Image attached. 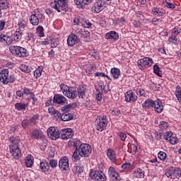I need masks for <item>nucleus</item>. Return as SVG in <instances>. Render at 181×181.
Returning <instances> with one entry per match:
<instances>
[{
	"label": "nucleus",
	"mask_w": 181,
	"mask_h": 181,
	"mask_svg": "<svg viewBox=\"0 0 181 181\" xmlns=\"http://www.w3.org/2000/svg\"><path fill=\"white\" fill-rule=\"evenodd\" d=\"M11 144L9 146L10 153L14 159H20L22 158V151L19 148V143L21 140L18 137L12 136L9 138Z\"/></svg>",
	"instance_id": "obj_1"
},
{
	"label": "nucleus",
	"mask_w": 181,
	"mask_h": 181,
	"mask_svg": "<svg viewBox=\"0 0 181 181\" xmlns=\"http://www.w3.org/2000/svg\"><path fill=\"white\" fill-rule=\"evenodd\" d=\"M60 88L65 97L69 98V100H76L77 98V88L76 87H69L64 83L60 85Z\"/></svg>",
	"instance_id": "obj_2"
},
{
	"label": "nucleus",
	"mask_w": 181,
	"mask_h": 181,
	"mask_svg": "<svg viewBox=\"0 0 181 181\" xmlns=\"http://www.w3.org/2000/svg\"><path fill=\"white\" fill-rule=\"evenodd\" d=\"M50 6L52 8H54V9H56L57 12H67V11H69L67 0H54L50 3Z\"/></svg>",
	"instance_id": "obj_3"
},
{
	"label": "nucleus",
	"mask_w": 181,
	"mask_h": 181,
	"mask_svg": "<svg viewBox=\"0 0 181 181\" xmlns=\"http://www.w3.org/2000/svg\"><path fill=\"white\" fill-rule=\"evenodd\" d=\"M9 50L11 53L16 56V57H28V56H29L28 49L22 47L12 45L9 47Z\"/></svg>",
	"instance_id": "obj_4"
},
{
	"label": "nucleus",
	"mask_w": 181,
	"mask_h": 181,
	"mask_svg": "<svg viewBox=\"0 0 181 181\" xmlns=\"http://www.w3.org/2000/svg\"><path fill=\"white\" fill-rule=\"evenodd\" d=\"M16 77L11 74L9 75L8 69H4L0 72V81L3 84H8V83H15Z\"/></svg>",
	"instance_id": "obj_5"
},
{
	"label": "nucleus",
	"mask_w": 181,
	"mask_h": 181,
	"mask_svg": "<svg viewBox=\"0 0 181 181\" xmlns=\"http://www.w3.org/2000/svg\"><path fill=\"white\" fill-rule=\"evenodd\" d=\"M105 4L107 5L111 4V0H99L96 1L92 6L91 11L93 13H100L101 11H104V8H105Z\"/></svg>",
	"instance_id": "obj_6"
},
{
	"label": "nucleus",
	"mask_w": 181,
	"mask_h": 181,
	"mask_svg": "<svg viewBox=\"0 0 181 181\" xmlns=\"http://www.w3.org/2000/svg\"><path fill=\"white\" fill-rule=\"evenodd\" d=\"M96 129L100 132L105 130L108 125L107 116H98L95 121Z\"/></svg>",
	"instance_id": "obj_7"
},
{
	"label": "nucleus",
	"mask_w": 181,
	"mask_h": 181,
	"mask_svg": "<svg viewBox=\"0 0 181 181\" xmlns=\"http://www.w3.org/2000/svg\"><path fill=\"white\" fill-rule=\"evenodd\" d=\"M165 176L170 179H179L181 177V168L171 167L165 171Z\"/></svg>",
	"instance_id": "obj_8"
},
{
	"label": "nucleus",
	"mask_w": 181,
	"mask_h": 181,
	"mask_svg": "<svg viewBox=\"0 0 181 181\" xmlns=\"http://www.w3.org/2000/svg\"><path fill=\"white\" fill-rule=\"evenodd\" d=\"M91 151V146L88 144H83L78 148V153L81 158H88V156H90Z\"/></svg>",
	"instance_id": "obj_9"
},
{
	"label": "nucleus",
	"mask_w": 181,
	"mask_h": 181,
	"mask_svg": "<svg viewBox=\"0 0 181 181\" xmlns=\"http://www.w3.org/2000/svg\"><path fill=\"white\" fill-rule=\"evenodd\" d=\"M47 134L49 138H51L53 141H56L59 139V138H62V131H59V129H56L54 127H51L47 130Z\"/></svg>",
	"instance_id": "obj_10"
},
{
	"label": "nucleus",
	"mask_w": 181,
	"mask_h": 181,
	"mask_svg": "<svg viewBox=\"0 0 181 181\" xmlns=\"http://www.w3.org/2000/svg\"><path fill=\"white\" fill-rule=\"evenodd\" d=\"M90 177L96 181H105L107 180V177L105 174L101 170H91L90 173Z\"/></svg>",
	"instance_id": "obj_11"
},
{
	"label": "nucleus",
	"mask_w": 181,
	"mask_h": 181,
	"mask_svg": "<svg viewBox=\"0 0 181 181\" xmlns=\"http://www.w3.org/2000/svg\"><path fill=\"white\" fill-rule=\"evenodd\" d=\"M137 63L140 70H145V69L152 66L153 61L149 57H144L142 59H139Z\"/></svg>",
	"instance_id": "obj_12"
},
{
	"label": "nucleus",
	"mask_w": 181,
	"mask_h": 181,
	"mask_svg": "<svg viewBox=\"0 0 181 181\" xmlns=\"http://www.w3.org/2000/svg\"><path fill=\"white\" fill-rule=\"evenodd\" d=\"M79 33H77L76 34L71 33L68 36L67 38V45L70 47H73L74 45H77L78 43H80L81 40H80V37H78L80 35H78Z\"/></svg>",
	"instance_id": "obj_13"
},
{
	"label": "nucleus",
	"mask_w": 181,
	"mask_h": 181,
	"mask_svg": "<svg viewBox=\"0 0 181 181\" xmlns=\"http://www.w3.org/2000/svg\"><path fill=\"white\" fill-rule=\"evenodd\" d=\"M74 135V133H73V129L71 128L64 129L61 131V139H64V141L73 138Z\"/></svg>",
	"instance_id": "obj_14"
},
{
	"label": "nucleus",
	"mask_w": 181,
	"mask_h": 181,
	"mask_svg": "<svg viewBox=\"0 0 181 181\" xmlns=\"http://www.w3.org/2000/svg\"><path fill=\"white\" fill-rule=\"evenodd\" d=\"M67 98L61 94H57L53 98V103L59 104V105H64L67 104Z\"/></svg>",
	"instance_id": "obj_15"
},
{
	"label": "nucleus",
	"mask_w": 181,
	"mask_h": 181,
	"mask_svg": "<svg viewBox=\"0 0 181 181\" xmlns=\"http://www.w3.org/2000/svg\"><path fill=\"white\" fill-rule=\"evenodd\" d=\"M124 95L125 101H127V103H131V101L132 103H135V101L138 100V96L134 94V92H132V90H128Z\"/></svg>",
	"instance_id": "obj_16"
},
{
	"label": "nucleus",
	"mask_w": 181,
	"mask_h": 181,
	"mask_svg": "<svg viewBox=\"0 0 181 181\" xmlns=\"http://www.w3.org/2000/svg\"><path fill=\"white\" fill-rule=\"evenodd\" d=\"M59 168L62 170H67L69 168V159L67 157H62L59 161Z\"/></svg>",
	"instance_id": "obj_17"
},
{
	"label": "nucleus",
	"mask_w": 181,
	"mask_h": 181,
	"mask_svg": "<svg viewBox=\"0 0 181 181\" xmlns=\"http://www.w3.org/2000/svg\"><path fill=\"white\" fill-rule=\"evenodd\" d=\"M153 15L156 16H163L168 13L165 8L155 7L152 9Z\"/></svg>",
	"instance_id": "obj_18"
},
{
	"label": "nucleus",
	"mask_w": 181,
	"mask_h": 181,
	"mask_svg": "<svg viewBox=\"0 0 181 181\" xmlns=\"http://www.w3.org/2000/svg\"><path fill=\"white\" fill-rule=\"evenodd\" d=\"M28 107H29L28 103H17L15 104V110H16V111H26Z\"/></svg>",
	"instance_id": "obj_19"
},
{
	"label": "nucleus",
	"mask_w": 181,
	"mask_h": 181,
	"mask_svg": "<svg viewBox=\"0 0 181 181\" xmlns=\"http://www.w3.org/2000/svg\"><path fill=\"white\" fill-rule=\"evenodd\" d=\"M109 176L112 179H115V180H119V175H118V173L115 171V168L114 167H110L108 170Z\"/></svg>",
	"instance_id": "obj_20"
},
{
	"label": "nucleus",
	"mask_w": 181,
	"mask_h": 181,
	"mask_svg": "<svg viewBox=\"0 0 181 181\" xmlns=\"http://www.w3.org/2000/svg\"><path fill=\"white\" fill-rule=\"evenodd\" d=\"M153 108L155 109L156 112L158 114H160L162 111H163V105H162V102L158 99L154 102Z\"/></svg>",
	"instance_id": "obj_21"
},
{
	"label": "nucleus",
	"mask_w": 181,
	"mask_h": 181,
	"mask_svg": "<svg viewBox=\"0 0 181 181\" xmlns=\"http://www.w3.org/2000/svg\"><path fill=\"white\" fill-rule=\"evenodd\" d=\"M9 8V2L7 0H0V18H2V13Z\"/></svg>",
	"instance_id": "obj_22"
},
{
	"label": "nucleus",
	"mask_w": 181,
	"mask_h": 181,
	"mask_svg": "<svg viewBox=\"0 0 181 181\" xmlns=\"http://www.w3.org/2000/svg\"><path fill=\"white\" fill-rule=\"evenodd\" d=\"M105 39H113L114 40H118L119 39V35L115 31H110L105 34Z\"/></svg>",
	"instance_id": "obj_23"
},
{
	"label": "nucleus",
	"mask_w": 181,
	"mask_h": 181,
	"mask_svg": "<svg viewBox=\"0 0 181 181\" xmlns=\"http://www.w3.org/2000/svg\"><path fill=\"white\" fill-rule=\"evenodd\" d=\"M73 118H74V115L69 113V112H64L61 116V119L64 122L71 121Z\"/></svg>",
	"instance_id": "obj_24"
},
{
	"label": "nucleus",
	"mask_w": 181,
	"mask_h": 181,
	"mask_svg": "<svg viewBox=\"0 0 181 181\" xmlns=\"http://www.w3.org/2000/svg\"><path fill=\"white\" fill-rule=\"evenodd\" d=\"M76 91L79 98H86V88L84 86H79L76 88Z\"/></svg>",
	"instance_id": "obj_25"
},
{
	"label": "nucleus",
	"mask_w": 181,
	"mask_h": 181,
	"mask_svg": "<svg viewBox=\"0 0 181 181\" xmlns=\"http://www.w3.org/2000/svg\"><path fill=\"white\" fill-rule=\"evenodd\" d=\"M155 105V101L153 100L148 99L146 100L142 105L143 108L145 110H149V108H153Z\"/></svg>",
	"instance_id": "obj_26"
},
{
	"label": "nucleus",
	"mask_w": 181,
	"mask_h": 181,
	"mask_svg": "<svg viewBox=\"0 0 181 181\" xmlns=\"http://www.w3.org/2000/svg\"><path fill=\"white\" fill-rule=\"evenodd\" d=\"M76 103H71L66 105H64L62 107V111L63 112H69V111H71V110H74L76 108Z\"/></svg>",
	"instance_id": "obj_27"
},
{
	"label": "nucleus",
	"mask_w": 181,
	"mask_h": 181,
	"mask_svg": "<svg viewBox=\"0 0 181 181\" xmlns=\"http://www.w3.org/2000/svg\"><path fill=\"white\" fill-rule=\"evenodd\" d=\"M110 73L113 77V78H119V76H121V71L117 68H112Z\"/></svg>",
	"instance_id": "obj_28"
},
{
	"label": "nucleus",
	"mask_w": 181,
	"mask_h": 181,
	"mask_svg": "<svg viewBox=\"0 0 181 181\" xmlns=\"http://www.w3.org/2000/svg\"><path fill=\"white\" fill-rule=\"evenodd\" d=\"M134 176L138 179H142L145 176V172L141 168H137L134 173Z\"/></svg>",
	"instance_id": "obj_29"
},
{
	"label": "nucleus",
	"mask_w": 181,
	"mask_h": 181,
	"mask_svg": "<svg viewBox=\"0 0 181 181\" xmlns=\"http://www.w3.org/2000/svg\"><path fill=\"white\" fill-rule=\"evenodd\" d=\"M40 169L41 172H49V169H50V165L48 162H42L40 164Z\"/></svg>",
	"instance_id": "obj_30"
},
{
	"label": "nucleus",
	"mask_w": 181,
	"mask_h": 181,
	"mask_svg": "<svg viewBox=\"0 0 181 181\" xmlns=\"http://www.w3.org/2000/svg\"><path fill=\"white\" fill-rule=\"evenodd\" d=\"M49 43L51 45V47L54 49L59 46V38H54L53 37H49Z\"/></svg>",
	"instance_id": "obj_31"
},
{
	"label": "nucleus",
	"mask_w": 181,
	"mask_h": 181,
	"mask_svg": "<svg viewBox=\"0 0 181 181\" xmlns=\"http://www.w3.org/2000/svg\"><path fill=\"white\" fill-rule=\"evenodd\" d=\"M39 18L35 15H31L30 17V22L33 26H37L39 25Z\"/></svg>",
	"instance_id": "obj_32"
},
{
	"label": "nucleus",
	"mask_w": 181,
	"mask_h": 181,
	"mask_svg": "<svg viewBox=\"0 0 181 181\" xmlns=\"http://www.w3.org/2000/svg\"><path fill=\"white\" fill-rule=\"evenodd\" d=\"M122 169L124 172H131L134 169V165H131L129 163H125L122 165Z\"/></svg>",
	"instance_id": "obj_33"
},
{
	"label": "nucleus",
	"mask_w": 181,
	"mask_h": 181,
	"mask_svg": "<svg viewBox=\"0 0 181 181\" xmlns=\"http://www.w3.org/2000/svg\"><path fill=\"white\" fill-rule=\"evenodd\" d=\"M107 156L109 157L110 160H115L117 156L115 155V151L113 149L108 148Z\"/></svg>",
	"instance_id": "obj_34"
},
{
	"label": "nucleus",
	"mask_w": 181,
	"mask_h": 181,
	"mask_svg": "<svg viewBox=\"0 0 181 181\" xmlns=\"http://www.w3.org/2000/svg\"><path fill=\"white\" fill-rule=\"evenodd\" d=\"M20 70L24 73H30L32 71V67L28 66L25 64H21L19 66Z\"/></svg>",
	"instance_id": "obj_35"
},
{
	"label": "nucleus",
	"mask_w": 181,
	"mask_h": 181,
	"mask_svg": "<svg viewBox=\"0 0 181 181\" xmlns=\"http://www.w3.org/2000/svg\"><path fill=\"white\" fill-rule=\"evenodd\" d=\"M71 144H72L73 146H74V148H76V151H78V148H80V146H81V145H83V144L81 143V141H80V139H74L71 141Z\"/></svg>",
	"instance_id": "obj_36"
},
{
	"label": "nucleus",
	"mask_w": 181,
	"mask_h": 181,
	"mask_svg": "<svg viewBox=\"0 0 181 181\" xmlns=\"http://www.w3.org/2000/svg\"><path fill=\"white\" fill-rule=\"evenodd\" d=\"M35 35L32 33H25V40L27 42H35Z\"/></svg>",
	"instance_id": "obj_37"
},
{
	"label": "nucleus",
	"mask_w": 181,
	"mask_h": 181,
	"mask_svg": "<svg viewBox=\"0 0 181 181\" xmlns=\"http://www.w3.org/2000/svg\"><path fill=\"white\" fill-rule=\"evenodd\" d=\"M25 165L27 168H31L33 165V158L30 156H27L25 158Z\"/></svg>",
	"instance_id": "obj_38"
},
{
	"label": "nucleus",
	"mask_w": 181,
	"mask_h": 181,
	"mask_svg": "<svg viewBox=\"0 0 181 181\" xmlns=\"http://www.w3.org/2000/svg\"><path fill=\"white\" fill-rule=\"evenodd\" d=\"M153 73L156 74V76H158V77H162V71L158 64L153 66Z\"/></svg>",
	"instance_id": "obj_39"
},
{
	"label": "nucleus",
	"mask_w": 181,
	"mask_h": 181,
	"mask_svg": "<svg viewBox=\"0 0 181 181\" xmlns=\"http://www.w3.org/2000/svg\"><path fill=\"white\" fill-rule=\"evenodd\" d=\"M31 135L32 139H39L40 138V132L37 129L33 130Z\"/></svg>",
	"instance_id": "obj_40"
},
{
	"label": "nucleus",
	"mask_w": 181,
	"mask_h": 181,
	"mask_svg": "<svg viewBox=\"0 0 181 181\" xmlns=\"http://www.w3.org/2000/svg\"><path fill=\"white\" fill-rule=\"evenodd\" d=\"M78 35L80 36V37H84L85 39H87L88 37H90V33L88 31H83L81 30V31H78Z\"/></svg>",
	"instance_id": "obj_41"
},
{
	"label": "nucleus",
	"mask_w": 181,
	"mask_h": 181,
	"mask_svg": "<svg viewBox=\"0 0 181 181\" xmlns=\"http://www.w3.org/2000/svg\"><path fill=\"white\" fill-rule=\"evenodd\" d=\"M39 119V115H33V116L30 119V122L32 125H36L37 120Z\"/></svg>",
	"instance_id": "obj_42"
},
{
	"label": "nucleus",
	"mask_w": 181,
	"mask_h": 181,
	"mask_svg": "<svg viewBox=\"0 0 181 181\" xmlns=\"http://www.w3.org/2000/svg\"><path fill=\"white\" fill-rule=\"evenodd\" d=\"M163 4L164 6H166V8H168L169 9H175L176 8L175 4L168 2V1H163Z\"/></svg>",
	"instance_id": "obj_43"
},
{
	"label": "nucleus",
	"mask_w": 181,
	"mask_h": 181,
	"mask_svg": "<svg viewBox=\"0 0 181 181\" xmlns=\"http://www.w3.org/2000/svg\"><path fill=\"white\" fill-rule=\"evenodd\" d=\"M43 27L40 25L37 28L36 31L39 37H43L45 36V33H43Z\"/></svg>",
	"instance_id": "obj_44"
},
{
	"label": "nucleus",
	"mask_w": 181,
	"mask_h": 181,
	"mask_svg": "<svg viewBox=\"0 0 181 181\" xmlns=\"http://www.w3.org/2000/svg\"><path fill=\"white\" fill-rule=\"evenodd\" d=\"M18 26L20 29H25V28H26L28 25L26 24V21L21 18L18 20Z\"/></svg>",
	"instance_id": "obj_45"
},
{
	"label": "nucleus",
	"mask_w": 181,
	"mask_h": 181,
	"mask_svg": "<svg viewBox=\"0 0 181 181\" xmlns=\"http://www.w3.org/2000/svg\"><path fill=\"white\" fill-rule=\"evenodd\" d=\"M82 25L84 28H86L87 29L91 28V26L93 25L91 22H90L88 20H83Z\"/></svg>",
	"instance_id": "obj_46"
},
{
	"label": "nucleus",
	"mask_w": 181,
	"mask_h": 181,
	"mask_svg": "<svg viewBox=\"0 0 181 181\" xmlns=\"http://www.w3.org/2000/svg\"><path fill=\"white\" fill-rule=\"evenodd\" d=\"M57 160H55V159H51L49 160V165L52 168V169H54V168H57Z\"/></svg>",
	"instance_id": "obj_47"
},
{
	"label": "nucleus",
	"mask_w": 181,
	"mask_h": 181,
	"mask_svg": "<svg viewBox=\"0 0 181 181\" xmlns=\"http://www.w3.org/2000/svg\"><path fill=\"white\" fill-rule=\"evenodd\" d=\"M177 137L175 136H171L168 141L170 142V144H171V145H176V144H177Z\"/></svg>",
	"instance_id": "obj_48"
},
{
	"label": "nucleus",
	"mask_w": 181,
	"mask_h": 181,
	"mask_svg": "<svg viewBox=\"0 0 181 181\" xmlns=\"http://www.w3.org/2000/svg\"><path fill=\"white\" fill-rule=\"evenodd\" d=\"M175 95H176L179 103H180V104H181V88H177V90L175 91Z\"/></svg>",
	"instance_id": "obj_49"
},
{
	"label": "nucleus",
	"mask_w": 181,
	"mask_h": 181,
	"mask_svg": "<svg viewBox=\"0 0 181 181\" xmlns=\"http://www.w3.org/2000/svg\"><path fill=\"white\" fill-rule=\"evenodd\" d=\"M23 94L24 95H33V93L32 92V90L29 88H24Z\"/></svg>",
	"instance_id": "obj_50"
},
{
	"label": "nucleus",
	"mask_w": 181,
	"mask_h": 181,
	"mask_svg": "<svg viewBox=\"0 0 181 181\" xmlns=\"http://www.w3.org/2000/svg\"><path fill=\"white\" fill-rule=\"evenodd\" d=\"M42 69L39 67V69H37L35 71H34V76L37 78V77H40L42 76Z\"/></svg>",
	"instance_id": "obj_51"
},
{
	"label": "nucleus",
	"mask_w": 181,
	"mask_h": 181,
	"mask_svg": "<svg viewBox=\"0 0 181 181\" xmlns=\"http://www.w3.org/2000/svg\"><path fill=\"white\" fill-rule=\"evenodd\" d=\"M158 156L160 160H165V159H166L167 155L166 153L163 151H160L158 154Z\"/></svg>",
	"instance_id": "obj_52"
},
{
	"label": "nucleus",
	"mask_w": 181,
	"mask_h": 181,
	"mask_svg": "<svg viewBox=\"0 0 181 181\" xmlns=\"http://www.w3.org/2000/svg\"><path fill=\"white\" fill-rule=\"evenodd\" d=\"M117 135L120 138L121 141H125V139H127V134L122 132H117Z\"/></svg>",
	"instance_id": "obj_53"
},
{
	"label": "nucleus",
	"mask_w": 181,
	"mask_h": 181,
	"mask_svg": "<svg viewBox=\"0 0 181 181\" xmlns=\"http://www.w3.org/2000/svg\"><path fill=\"white\" fill-rule=\"evenodd\" d=\"M173 135V133H172V132H167L164 134V139H165V141H169V139H170V137H172Z\"/></svg>",
	"instance_id": "obj_54"
},
{
	"label": "nucleus",
	"mask_w": 181,
	"mask_h": 181,
	"mask_svg": "<svg viewBox=\"0 0 181 181\" xmlns=\"http://www.w3.org/2000/svg\"><path fill=\"white\" fill-rule=\"evenodd\" d=\"M72 158L75 159V160H80V155L78 154V150L76 149L72 155Z\"/></svg>",
	"instance_id": "obj_55"
},
{
	"label": "nucleus",
	"mask_w": 181,
	"mask_h": 181,
	"mask_svg": "<svg viewBox=\"0 0 181 181\" xmlns=\"http://www.w3.org/2000/svg\"><path fill=\"white\" fill-rule=\"evenodd\" d=\"M136 93L137 95H140V96L144 95V97H145V90L142 88H136Z\"/></svg>",
	"instance_id": "obj_56"
},
{
	"label": "nucleus",
	"mask_w": 181,
	"mask_h": 181,
	"mask_svg": "<svg viewBox=\"0 0 181 181\" xmlns=\"http://www.w3.org/2000/svg\"><path fill=\"white\" fill-rule=\"evenodd\" d=\"M168 127L169 124H168V122L163 121L160 122V128L161 129H166V128H168Z\"/></svg>",
	"instance_id": "obj_57"
},
{
	"label": "nucleus",
	"mask_w": 181,
	"mask_h": 181,
	"mask_svg": "<svg viewBox=\"0 0 181 181\" xmlns=\"http://www.w3.org/2000/svg\"><path fill=\"white\" fill-rule=\"evenodd\" d=\"M93 0H82L83 1V5L81 6V9H84L86 8V5H90L91 4Z\"/></svg>",
	"instance_id": "obj_58"
},
{
	"label": "nucleus",
	"mask_w": 181,
	"mask_h": 181,
	"mask_svg": "<svg viewBox=\"0 0 181 181\" xmlns=\"http://www.w3.org/2000/svg\"><path fill=\"white\" fill-rule=\"evenodd\" d=\"M11 37L13 39V42H19V40L22 39V37H18V34L16 33L12 35Z\"/></svg>",
	"instance_id": "obj_59"
},
{
	"label": "nucleus",
	"mask_w": 181,
	"mask_h": 181,
	"mask_svg": "<svg viewBox=\"0 0 181 181\" xmlns=\"http://www.w3.org/2000/svg\"><path fill=\"white\" fill-rule=\"evenodd\" d=\"M7 37H8V35L1 34L0 35V42L1 43H6Z\"/></svg>",
	"instance_id": "obj_60"
},
{
	"label": "nucleus",
	"mask_w": 181,
	"mask_h": 181,
	"mask_svg": "<svg viewBox=\"0 0 181 181\" xmlns=\"http://www.w3.org/2000/svg\"><path fill=\"white\" fill-rule=\"evenodd\" d=\"M13 42V40L12 39V36L9 37V35H7V37L6 39V45L9 46V45H12Z\"/></svg>",
	"instance_id": "obj_61"
},
{
	"label": "nucleus",
	"mask_w": 181,
	"mask_h": 181,
	"mask_svg": "<svg viewBox=\"0 0 181 181\" xmlns=\"http://www.w3.org/2000/svg\"><path fill=\"white\" fill-rule=\"evenodd\" d=\"M50 43V37H49L47 39H45L43 41H41V45L42 46H47V45H49Z\"/></svg>",
	"instance_id": "obj_62"
},
{
	"label": "nucleus",
	"mask_w": 181,
	"mask_h": 181,
	"mask_svg": "<svg viewBox=\"0 0 181 181\" xmlns=\"http://www.w3.org/2000/svg\"><path fill=\"white\" fill-rule=\"evenodd\" d=\"M74 170L75 173H76L78 174H80V173H81V172H83V168L77 165V166L74 168Z\"/></svg>",
	"instance_id": "obj_63"
},
{
	"label": "nucleus",
	"mask_w": 181,
	"mask_h": 181,
	"mask_svg": "<svg viewBox=\"0 0 181 181\" xmlns=\"http://www.w3.org/2000/svg\"><path fill=\"white\" fill-rule=\"evenodd\" d=\"M52 115L56 119H57L58 118L62 119V113H60V112H59L58 110H56V112Z\"/></svg>",
	"instance_id": "obj_64"
}]
</instances>
